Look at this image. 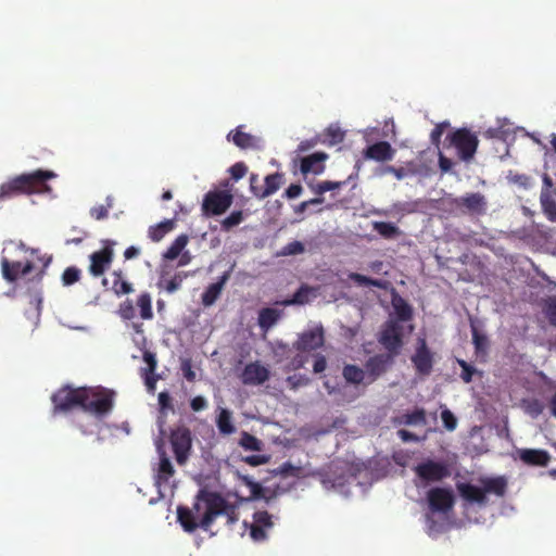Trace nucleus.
I'll return each mask as SVG.
<instances>
[{
	"label": "nucleus",
	"mask_w": 556,
	"mask_h": 556,
	"mask_svg": "<svg viewBox=\"0 0 556 556\" xmlns=\"http://www.w3.org/2000/svg\"><path fill=\"white\" fill-rule=\"evenodd\" d=\"M241 485L247 488V494L236 490L225 495L211 492V527L220 523L230 527L239 520V507L243 502L264 497L263 486L249 476H239Z\"/></svg>",
	"instance_id": "obj_1"
},
{
	"label": "nucleus",
	"mask_w": 556,
	"mask_h": 556,
	"mask_svg": "<svg viewBox=\"0 0 556 556\" xmlns=\"http://www.w3.org/2000/svg\"><path fill=\"white\" fill-rule=\"evenodd\" d=\"M55 176L54 172L43 169L15 176L0 186V201L21 194L50 193L48 180Z\"/></svg>",
	"instance_id": "obj_2"
},
{
	"label": "nucleus",
	"mask_w": 556,
	"mask_h": 556,
	"mask_svg": "<svg viewBox=\"0 0 556 556\" xmlns=\"http://www.w3.org/2000/svg\"><path fill=\"white\" fill-rule=\"evenodd\" d=\"M177 520L184 531L192 533L198 529L208 530V486H202L194 497L192 506L179 505Z\"/></svg>",
	"instance_id": "obj_3"
},
{
	"label": "nucleus",
	"mask_w": 556,
	"mask_h": 556,
	"mask_svg": "<svg viewBox=\"0 0 556 556\" xmlns=\"http://www.w3.org/2000/svg\"><path fill=\"white\" fill-rule=\"evenodd\" d=\"M84 388L86 391V400H84L81 404L84 412L93 414L97 417H103L111 413L114 406L115 393L113 391L101 387Z\"/></svg>",
	"instance_id": "obj_4"
},
{
	"label": "nucleus",
	"mask_w": 556,
	"mask_h": 556,
	"mask_svg": "<svg viewBox=\"0 0 556 556\" xmlns=\"http://www.w3.org/2000/svg\"><path fill=\"white\" fill-rule=\"evenodd\" d=\"M414 472L420 481V485L427 486L431 483L441 482L451 476V470L444 462L426 459L414 467Z\"/></svg>",
	"instance_id": "obj_5"
},
{
	"label": "nucleus",
	"mask_w": 556,
	"mask_h": 556,
	"mask_svg": "<svg viewBox=\"0 0 556 556\" xmlns=\"http://www.w3.org/2000/svg\"><path fill=\"white\" fill-rule=\"evenodd\" d=\"M85 394L84 387L64 386L60 388L51 396L54 413H66L77 406L81 408L83 401L86 400Z\"/></svg>",
	"instance_id": "obj_6"
},
{
	"label": "nucleus",
	"mask_w": 556,
	"mask_h": 556,
	"mask_svg": "<svg viewBox=\"0 0 556 556\" xmlns=\"http://www.w3.org/2000/svg\"><path fill=\"white\" fill-rule=\"evenodd\" d=\"M403 326L391 318L382 325L378 342L386 349L387 354H392L395 357L403 348Z\"/></svg>",
	"instance_id": "obj_7"
},
{
	"label": "nucleus",
	"mask_w": 556,
	"mask_h": 556,
	"mask_svg": "<svg viewBox=\"0 0 556 556\" xmlns=\"http://www.w3.org/2000/svg\"><path fill=\"white\" fill-rule=\"evenodd\" d=\"M447 139L450 140V144L457 150L462 161L469 162L473 159L479 144L476 134L467 128H459L450 134Z\"/></svg>",
	"instance_id": "obj_8"
},
{
	"label": "nucleus",
	"mask_w": 556,
	"mask_h": 556,
	"mask_svg": "<svg viewBox=\"0 0 556 556\" xmlns=\"http://www.w3.org/2000/svg\"><path fill=\"white\" fill-rule=\"evenodd\" d=\"M114 244L115 242L112 240H104L103 248L90 254L89 273L91 276L100 277L111 266L114 258Z\"/></svg>",
	"instance_id": "obj_9"
},
{
	"label": "nucleus",
	"mask_w": 556,
	"mask_h": 556,
	"mask_svg": "<svg viewBox=\"0 0 556 556\" xmlns=\"http://www.w3.org/2000/svg\"><path fill=\"white\" fill-rule=\"evenodd\" d=\"M249 528L250 536L255 542H263L268 538V531L274 528L273 516L266 510H257L253 514L252 523L244 521Z\"/></svg>",
	"instance_id": "obj_10"
},
{
	"label": "nucleus",
	"mask_w": 556,
	"mask_h": 556,
	"mask_svg": "<svg viewBox=\"0 0 556 556\" xmlns=\"http://www.w3.org/2000/svg\"><path fill=\"white\" fill-rule=\"evenodd\" d=\"M429 508L433 513H447L455 503L453 492L446 488H432L427 493Z\"/></svg>",
	"instance_id": "obj_11"
},
{
	"label": "nucleus",
	"mask_w": 556,
	"mask_h": 556,
	"mask_svg": "<svg viewBox=\"0 0 556 556\" xmlns=\"http://www.w3.org/2000/svg\"><path fill=\"white\" fill-rule=\"evenodd\" d=\"M35 268L33 261H10L7 257L1 258V271L8 282H15L18 278L26 277Z\"/></svg>",
	"instance_id": "obj_12"
},
{
	"label": "nucleus",
	"mask_w": 556,
	"mask_h": 556,
	"mask_svg": "<svg viewBox=\"0 0 556 556\" xmlns=\"http://www.w3.org/2000/svg\"><path fill=\"white\" fill-rule=\"evenodd\" d=\"M394 357L392 354H376L369 357L365 363V374L367 377V383H372L381 375H383L388 368L393 364Z\"/></svg>",
	"instance_id": "obj_13"
},
{
	"label": "nucleus",
	"mask_w": 556,
	"mask_h": 556,
	"mask_svg": "<svg viewBox=\"0 0 556 556\" xmlns=\"http://www.w3.org/2000/svg\"><path fill=\"white\" fill-rule=\"evenodd\" d=\"M412 363L416 371L421 376H428L432 371L433 355L427 345L426 339L419 338L417 340V348L412 356Z\"/></svg>",
	"instance_id": "obj_14"
},
{
	"label": "nucleus",
	"mask_w": 556,
	"mask_h": 556,
	"mask_svg": "<svg viewBox=\"0 0 556 556\" xmlns=\"http://www.w3.org/2000/svg\"><path fill=\"white\" fill-rule=\"evenodd\" d=\"M170 443L179 464H184L191 448V433L187 428H178L170 434Z\"/></svg>",
	"instance_id": "obj_15"
},
{
	"label": "nucleus",
	"mask_w": 556,
	"mask_h": 556,
	"mask_svg": "<svg viewBox=\"0 0 556 556\" xmlns=\"http://www.w3.org/2000/svg\"><path fill=\"white\" fill-rule=\"evenodd\" d=\"M240 379L247 386L263 384L269 379V370L258 362H253L245 365Z\"/></svg>",
	"instance_id": "obj_16"
},
{
	"label": "nucleus",
	"mask_w": 556,
	"mask_h": 556,
	"mask_svg": "<svg viewBox=\"0 0 556 556\" xmlns=\"http://www.w3.org/2000/svg\"><path fill=\"white\" fill-rule=\"evenodd\" d=\"M456 207L465 208L466 212L471 214H483L486 210V200L480 192L467 193L466 195L456 198L454 200Z\"/></svg>",
	"instance_id": "obj_17"
},
{
	"label": "nucleus",
	"mask_w": 556,
	"mask_h": 556,
	"mask_svg": "<svg viewBox=\"0 0 556 556\" xmlns=\"http://www.w3.org/2000/svg\"><path fill=\"white\" fill-rule=\"evenodd\" d=\"M324 330L316 328L303 332L295 343V349L301 352H308L316 350L324 345Z\"/></svg>",
	"instance_id": "obj_18"
},
{
	"label": "nucleus",
	"mask_w": 556,
	"mask_h": 556,
	"mask_svg": "<svg viewBox=\"0 0 556 556\" xmlns=\"http://www.w3.org/2000/svg\"><path fill=\"white\" fill-rule=\"evenodd\" d=\"M328 154L325 152H315L311 155L300 159V170L303 175L315 174L319 175L325 170V161Z\"/></svg>",
	"instance_id": "obj_19"
},
{
	"label": "nucleus",
	"mask_w": 556,
	"mask_h": 556,
	"mask_svg": "<svg viewBox=\"0 0 556 556\" xmlns=\"http://www.w3.org/2000/svg\"><path fill=\"white\" fill-rule=\"evenodd\" d=\"M457 490L462 498L470 504L485 506L489 502L486 495L484 494L483 488L463 482L457 483Z\"/></svg>",
	"instance_id": "obj_20"
},
{
	"label": "nucleus",
	"mask_w": 556,
	"mask_h": 556,
	"mask_svg": "<svg viewBox=\"0 0 556 556\" xmlns=\"http://www.w3.org/2000/svg\"><path fill=\"white\" fill-rule=\"evenodd\" d=\"M233 202L231 190H211V215L224 214Z\"/></svg>",
	"instance_id": "obj_21"
},
{
	"label": "nucleus",
	"mask_w": 556,
	"mask_h": 556,
	"mask_svg": "<svg viewBox=\"0 0 556 556\" xmlns=\"http://www.w3.org/2000/svg\"><path fill=\"white\" fill-rule=\"evenodd\" d=\"M518 454L520 460L528 466L545 467L551 460V455L545 450L522 448Z\"/></svg>",
	"instance_id": "obj_22"
},
{
	"label": "nucleus",
	"mask_w": 556,
	"mask_h": 556,
	"mask_svg": "<svg viewBox=\"0 0 556 556\" xmlns=\"http://www.w3.org/2000/svg\"><path fill=\"white\" fill-rule=\"evenodd\" d=\"M394 156V150L387 141H379L369 146L365 151V157L378 162L391 161Z\"/></svg>",
	"instance_id": "obj_23"
},
{
	"label": "nucleus",
	"mask_w": 556,
	"mask_h": 556,
	"mask_svg": "<svg viewBox=\"0 0 556 556\" xmlns=\"http://www.w3.org/2000/svg\"><path fill=\"white\" fill-rule=\"evenodd\" d=\"M231 137L232 142L240 149H261V139L242 131V126H239L233 132L228 135V139Z\"/></svg>",
	"instance_id": "obj_24"
},
{
	"label": "nucleus",
	"mask_w": 556,
	"mask_h": 556,
	"mask_svg": "<svg viewBox=\"0 0 556 556\" xmlns=\"http://www.w3.org/2000/svg\"><path fill=\"white\" fill-rule=\"evenodd\" d=\"M174 473L175 469L172 462L165 455V453L161 454L157 472L155 475V485L159 488V490L168 483Z\"/></svg>",
	"instance_id": "obj_25"
},
{
	"label": "nucleus",
	"mask_w": 556,
	"mask_h": 556,
	"mask_svg": "<svg viewBox=\"0 0 556 556\" xmlns=\"http://www.w3.org/2000/svg\"><path fill=\"white\" fill-rule=\"evenodd\" d=\"M265 186L256 193V198L265 199L279 190L283 184V174L274 173L265 177Z\"/></svg>",
	"instance_id": "obj_26"
},
{
	"label": "nucleus",
	"mask_w": 556,
	"mask_h": 556,
	"mask_svg": "<svg viewBox=\"0 0 556 556\" xmlns=\"http://www.w3.org/2000/svg\"><path fill=\"white\" fill-rule=\"evenodd\" d=\"M484 494H495L500 497L504 496L507 490V481L504 477L486 478L481 480Z\"/></svg>",
	"instance_id": "obj_27"
},
{
	"label": "nucleus",
	"mask_w": 556,
	"mask_h": 556,
	"mask_svg": "<svg viewBox=\"0 0 556 556\" xmlns=\"http://www.w3.org/2000/svg\"><path fill=\"white\" fill-rule=\"evenodd\" d=\"M281 317V311L273 307H265L258 312V326L262 330L268 331Z\"/></svg>",
	"instance_id": "obj_28"
},
{
	"label": "nucleus",
	"mask_w": 556,
	"mask_h": 556,
	"mask_svg": "<svg viewBox=\"0 0 556 556\" xmlns=\"http://www.w3.org/2000/svg\"><path fill=\"white\" fill-rule=\"evenodd\" d=\"M175 228L174 219H165L156 225L150 226L148 229V237L153 242L161 241L168 232Z\"/></svg>",
	"instance_id": "obj_29"
},
{
	"label": "nucleus",
	"mask_w": 556,
	"mask_h": 556,
	"mask_svg": "<svg viewBox=\"0 0 556 556\" xmlns=\"http://www.w3.org/2000/svg\"><path fill=\"white\" fill-rule=\"evenodd\" d=\"M395 422L405 426H424L427 424L426 412L424 408H416L412 413H406L397 417Z\"/></svg>",
	"instance_id": "obj_30"
},
{
	"label": "nucleus",
	"mask_w": 556,
	"mask_h": 556,
	"mask_svg": "<svg viewBox=\"0 0 556 556\" xmlns=\"http://www.w3.org/2000/svg\"><path fill=\"white\" fill-rule=\"evenodd\" d=\"M508 184L518 187L521 190H529L534 186V179L527 174L508 170L506 175Z\"/></svg>",
	"instance_id": "obj_31"
},
{
	"label": "nucleus",
	"mask_w": 556,
	"mask_h": 556,
	"mask_svg": "<svg viewBox=\"0 0 556 556\" xmlns=\"http://www.w3.org/2000/svg\"><path fill=\"white\" fill-rule=\"evenodd\" d=\"M540 204L545 217L549 222L556 223V193L552 195H548L546 192L540 194Z\"/></svg>",
	"instance_id": "obj_32"
},
{
	"label": "nucleus",
	"mask_w": 556,
	"mask_h": 556,
	"mask_svg": "<svg viewBox=\"0 0 556 556\" xmlns=\"http://www.w3.org/2000/svg\"><path fill=\"white\" fill-rule=\"evenodd\" d=\"M111 276L113 278L112 290L116 295L129 294L134 291L132 285L123 278L121 269L114 270Z\"/></svg>",
	"instance_id": "obj_33"
},
{
	"label": "nucleus",
	"mask_w": 556,
	"mask_h": 556,
	"mask_svg": "<svg viewBox=\"0 0 556 556\" xmlns=\"http://www.w3.org/2000/svg\"><path fill=\"white\" fill-rule=\"evenodd\" d=\"M342 376L346 382L352 384H359L367 379L365 370L352 364H348L343 367Z\"/></svg>",
	"instance_id": "obj_34"
},
{
	"label": "nucleus",
	"mask_w": 556,
	"mask_h": 556,
	"mask_svg": "<svg viewBox=\"0 0 556 556\" xmlns=\"http://www.w3.org/2000/svg\"><path fill=\"white\" fill-rule=\"evenodd\" d=\"M315 292V288L302 285L291 299L283 301V305H303L308 303L309 295Z\"/></svg>",
	"instance_id": "obj_35"
},
{
	"label": "nucleus",
	"mask_w": 556,
	"mask_h": 556,
	"mask_svg": "<svg viewBox=\"0 0 556 556\" xmlns=\"http://www.w3.org/2000/svg\"><path fill=\"white\" fill-rule=\"evenodd\" d=\"M372 228L384 239H393L401 235L400 228L389 222H374Z\"/></svg>",
	"instance_id": "obj_36"
},
{
	"label": "nucleus",
	"mask_w": 556,
	"mask_h": 556,
	"mask_svg": "<svg viewBox=\"0 0 556 556\" xmlns=\"http://www.w3.org/2000/svg\"><path fill=\"white\" fill-rule=\"evenodd\" d=\"M393 307L397 316V321H408L413 318V309L410 305L402 298L393 300Z\"/></svg>",
	"instance_id": "obj_37"
},
{
	"label": "nucleus",
	"mask_w": 556,
	"mask_h": 556,
	"mask_svg": "<svg viewBox=\"0 0 556 556\" xmlns=\"http://www.w3.org/2000/svg\"><path fill=\"white\" fill-rule=\"evenodd\" d=\"M245 218L243 211H233L227 217L220 220V229L225 232L231 231L239 226Z\"/></svg>",
	"instance_id": "obj_38"
},
{
	"label": "nucleus",
	"mask_w": 556,
	"mask_h": 556,
	"mask_svg": "<svg viewBox=\"0 0 556 556\" xmlns=\"http://www.w3.org/2000/svg\"><path fill=\"white\" fill-rule=\"evenodd\" d=\"M136 305L140 311V317L142 319H151L153 317L152 299H151L150 293L142 292L138 296Z\"/></svg>",
	"instance_id": "obj_39"
},
{
	"label": "nucleus",
	"mask_w": 556,
	"mask_h": 556,
	"mask_svg": "<svg viewBox=\"0 0 556 556\" xmlns=\"http://www.w3.org/2000/svg\"><path fill=\"white\" fill-rule=\"evenodd\" d=\"M198 370H200V368L193 363L191 358H180V372L187 381L193 382L197 379Z\"/></svg>",
	"instance_id": "obj_40"
},
{
	"label": "nucleus",
	"mask_w": 556,
	"mask_h": 556,
	"mask_svg": "<svg viewBox=\"0 0 556 556\" xmlns=\"http://www.w3.org/2000/svg\"><path fill=\"white\" fill-rule=\"evenodd\" d=\"M188 242V238L185 235L178 236L173 243L169 245V248L164 253V257L167 260H175L178 257L180 252L184 250Z\"/></svg>",
	"instance_id": "obj_41"
},
{
	"label": "nucleus",
	"mask_w": 556,
	"mask_h": 556,
	"mask_svg": "<svg viewBox=\"0 0 556 556\" xmlns=\"http://www.w3.org/2000/svg\"><path fill=\"white\" fill-rule=\"evenodd\" d=\"M218 430L223 434H231L235 431V427L231 421V413L227 409H222L216 420Z\"/></svg>",
	"instance_id": "obj_42"
},
{
	"label": "nucleus",
	"mask_w": 556,
	"mask_h": 556,
	"mask_svg": "<svg viewBox=\"0 0 556 556\" xmlns=\"http://www.w3.org/2000/svg\"><path fill=\"white\" fill-rule=\"evenodd\" d=\"M349 279L355 282L358 286H366V287H377L382 288L383 281L380 279H374L370 277H367L365 275L358 274V273H350Z\"/></svg>",
	"instance_id": "obj_43"
},
{
	"label": "nucleus",
	"mask_w": 556,
	"mask_h": 556,
	"mask_svg": "<svg viewBox=\"0 0 556 556\" xmlns=\"http://www.w3.org/2000/svg\"><path fill=\"white\" fill-rule=\"evenodd\" d=\"M239 444L248 451L260 452L262 450L263 443L256 437L250 434L249 432H242Z\"/></svg>",
	"instance_id": "obj_44"
},
{
	"label": "nucleus",
	"mask_w": 556,
	"mask_h": 556,
	"mask_svg": "<svg viewBox=\"0 0 556 556\" xmlns=\"http://www.w3.org/2000/svg\"><path fill=\"white\" fill-rule=\"evenodd\" d=\"M343 185H345V181H330L325 180L316 184L315 186H311L313 192L317 195H321L327 191H332L336 189L341 188Z\"/></svg>",
	"instance_id": "obj_45"
},
{
	"label": "nucleus",
	"mask_w": 556,
	"mask_h": 556,
	"mask_svg": "<svg viewBox=\"0 0 556 556\" xmlns=\"http://www.w3.org/2000/svg\"><path fill=\"white\" fill-rule=\"evenodd\" d=\"M543 313L549 325L556 327V296H549L544 301Z\"/></svg>",
	"instance_id": "obj_46"
},
{
	"label": "nucleus",
	"mask_w": 556,
	"mask_h": 556,
	"mask_svg": "<svg viewBox=\"0 0 556 556\" xmlns=\"http://www.w3.org/2000/svg\"><path fill=\"white\" fill-rule=\"evenodd\" d=\"M227 172L232 182H237L248 174L249 167L244 162L240 161L231 165Z\"/></svg>",
	"instance_id": "obj_47"
},
{
	"label": "nucleus",
	"mask_w": 556,
	"mask_h": 556,
	"mask_svg": "<svg viewBox=\"0 0 556 556\" xmlns=\"http://www.w3.org/2000/svg\"><path fill=\"white\" fill-rule=\"evenodd\" d=\"M81 276V271L79 268L75 266H70L65 268V270L62 274V283L63 286H72L79 281Z\"/></svg>",
	"instance_id": "obj_48"
},
{
	"label": "nucleus",
	"mask_w": 556,
	"mask_h": 556,
	"mask_svg": "<svg viewBox=\"0 0 556 556\" xmlns=\"http://www.w3.org/2000/svg\"><path fill=\"white\" fill-rule=\"evenodd\" d=\"M305 251V247L300 241H292L286 244L281 251L279 252V255L282 256H289V255H296L301 254Z\"/></svg>",
	"instance_id": "obj_49"
},
{
	"label": "nucleus",
	"mask_w": 556,
	"mask_h": 556,
	"mask_svg": "<svg viewBox=\"0 0 556 556\" xmlns=\"http://www.w3.org/2000/svg\"><path fill=\"white\" fill-rule=\"evenodd\" d=\"M457 363L462 368L460 378L463 381L466 383L471 382L477 369L464 359H458Z\"/></svg>",
	"instance_id": "obj_50"
},
{
	"label": "nucleus",
	"mask_w": 556,
	"mask_h": 556,
	"mask_svg": "<svg viewBox=\"0 0 556 556\" xmlns=\"http://www.w3.org/2000/svg\"><path fill=\"white\" fill-rule=\"evenodd\" d=\"M118 314L123 319L130 320V319L135 318L136 312H135L132 302L130 300L124 301L119 305Z\"/></svg>",
	"instance_id": "obj_51"
},
{
	"label": "nucleus",
	"mask_w": 556,
	"mask_h": 556,
	"mask_svg": "<svg viewBox=\"0 0 556 556\" xmlns=\"http://www.w3.org/2000/svg\"><path fill=\"white\" fill-rule=\"evenodd\" d=\"M278 472L282 477H299L301 473V467H296L290 462H286L279 466Z\"/></svg>",
	"instance_id": "obj_52"
},
{
	"label": "nucleus",
	"mask_w": 556,
	"mask_h": 556,
	"mask_svg": "<svg viewBox=\"0 0 556 556\" xmlns=\"http://www.w3.org/2000/svg\"><path fill=\"white\" fill-rule=\"evenodd\" d=\"M143 361L147 364V368L142 369V374H155V369L157 366L155 355L150 351H144Z\"/></svg>",
	"instance_id": "obj_53"
},
{
	"label": "nucleus",
	"mask_w": 556,
	"mask_h": 556,
	"mask_svg": "<svg viewBox=\"0 0 556 556\" xmlns=\"http://www.w3.org/2000/svg\"><path fill=\"white\" fill-rule=\"evenodd\" d=\"M441 419L448 431H453L457 426V419L450 409H443L441 412Z\"/></svg>",
	"instance_id": "obj_54"
},
{
	"label": "nucleus",
	"mask_w": 556,
	"mask_h": 556,
	"mask_svg": "<svg viewBox=\"0 0 556 556\" xmlns=\"http://www.w3.org/2000/svg\"><path fill=\"white\" fill-rule=\"evenodd\" d=\"M181 282H182V277L180 275H175L173 278H170L168 280H166V279L162 280V283L164 285V289L169 293L177 291L180 288Z\"/></svg>",
	"instance_id": "obj_55"
},
{
	"label": "nucleus",
	"mask_w": 556,
	"mask_h": 556,
	"mask_svg": "<svg viewBox=\"0 0 556 556\" xmlns=\"http://www.w3.org/2000/svg\"><path fill=\"white\" fill-rule=\"evenodd\" d=\"M448 126L447 123L438 124L430 134V140L434 146H439L444 129Z\"/></svg>",
	"instance_id": "obj_56"
},
{
	"label": "nucleus",
	"mask_w": 556,
	"mask_h": 556,
	"mask_svg": "<svg viewBox=\"0 0 556 556\" xmlns=\"http://www.w3.org/2000/svg\"><path fill=\"white\" fill-rule=\"evenodd\" d=\"M472 341L477 351H482L486 348V337L484 334H480L476 328L472 329Z\"/></svg>",
	"instance_id": "obj_57"
},
{
	"label": "nucleus",
	"mask_w": 556,
	"mask_h": 556,
	"mask_svg": "<svg viewBox=\"0 0 556 556\" xmlns=\"http://www.w3.org/2000/svg\"><path fill=\"white\" fill-rule=\"evenodd\" d=\"M110 207H111V205H109V206H104V205L94 206V207H92L90 210V215H91V217H93L97 220L104 219L109 215V208Z\"/></svg>",
	"instance_id": "obj_58"
},
{
	"label": "nucleus",
	"mask_w": 556,
	"mask_h": 556,
	"mask_svg": "<svg viewBox=\"0 0 556 556\" xmlns=\"http://www.w3.org/2000/svg\"><path fill=\"white\" fill-rule=\"evenodd\" d=\"M542 180H543V186H542L540 194H543L545 192L548 195L555 194L556 188H554L553 179L547 174H544L542 177Z\"/></svg>",
	"instance_id": "obj_59"
},
{
	"label": "nucleus",
	"mask_w": 556,
	"mask_h": 556,
	"mask_svg": "<svg viewBox=\"0 0 556 556\" xmlns=\"http://www.w3.org/2000/svg\"><path fill=\"white\" fill-rule=\"evenodd\" d=\"M144 378V383L149 392L154 393L156 381L159 380V376L155 374H142Z\"/></svg>",
	"instance_id": "obj_60"
},
{
	"label": "nucleus",
	"mask_w": 556,
	"mask_h": 556,
	"mask_svg": "<svg viewBox=\"0 0 556 556\" xmlns=\"http://www.w3.org/2000/svg\"><path fill=\"white\" fill-rule=\"evenodd\" d=\"M206 400L203 396H195L190 402V407L193 412H200L206 408Z\"/></svg>",
	"instance_id": "obj_61"
},
{
	"label": "nucleus",
	"mask_w": 556,
	"mask_h": 556,
	"mask_svg": "<svg viewBox=\"0 0 556 556\" xmlns=\"http://www.w3.org/2000/svg\"><path fill=\"white\" fill-rule=\"evenodd\" d=\"M268 460L267 456L264 455H251L244 458V462L251 466H258L266 464Z\"/></svg>",
	"instance_id": "obj_62"
},
{
	"label": "nucleus",
	"mask_w": 556,
	"mask_h": 556,
	"mask_svg": "<svg viewBox=\"0 0 556 556\" xmlns=\"http://www.w3.org/2000/svg\"><path fill=\"white\" fill-rule=\"evenodd\" d=\"M302 186L301 185H298V184H292L290 185L286 191H285V195L288 198V199H294V198H298L301 193H302Z\"/></svg>",
	"instance_id": "obj_63"
},
{
	"label": "nucleus",
	"mask_w": 556,
	"mask_h": 556,
	"mask_svg": "<svg viewBox=\"0 0 556 556\" xmlns=\"http://www.w3.org/2000/svg\"><path fill=\"white\" fill-rule=\"evenodd\" d=\"M327 367V361L324 355H317L313 365V370L316 374L323 372Z\"/></svg>",
	"instance_id": "obj_64"
}]
</instances>
